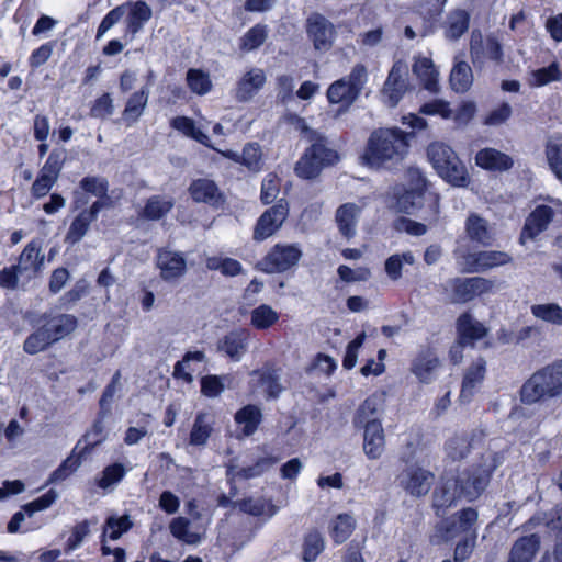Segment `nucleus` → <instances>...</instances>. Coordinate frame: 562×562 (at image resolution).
I'll use <instances>...</instances> for the list:
<instances>
[{
  "label": "nucleus",
  "mask_w": 562,
  "mask_h": 562,
  "mask_svg": "<svg viewBox=\"0 0 562 562\" xmlns=\"http://www.w3.org/2000/svg\"><path fill=\"white\" fill-rule=\"evenodd\" d=\"M413 135L414 132L404 133L398 127L374 131L369 137L362 156L364 162L370 167L379 168L402 161L408 153L407 136Z\"/></svg>",
  "instance_id": "1"
},
{
  "label": "nucleus",
  "mask_w": 562,
  "mask_h": 562,
  "mask_svg": "<svg viewBox=\"0 0 562 562\" xmlns=\"http://www.w3.org/2000/svg\"><path fill=\"white\" fill-rule=\"evenodd\" d=\"M31 324L36 330L26 337L23 350L36 355L70 335L77 328L78 319L71 314L44 313Z\"/></svg>",
  "instance_id": "2"
},
{
  "label": "nucleus",
  "mask_w": 562,
  "mask_h": 562,
  "mask_svg": "<svg viewBox=\"0 0 562 562\" xmlns=\"http://www.w3.org/2000/svg\"><path fill=\"white\" fill-rule=\"evenodd\" d=\"M561 395L562 360L533 372L519 390L520 402L526 405L543 403Z\"/></svg>",
  "instance_id": "3"
},
{
  "label": "nucleus",
  "mask_w": 562,
  "mask_h": 562,
  "mask_svg": "<svg viewBox=\"0 0 562 562\" xmlns=\"http://www.w3.org/2000/svg\"><path fill=\"white\" fill-rule=\"evenodd\" d=\"M427 156L445 181L453 187H468L470 177L467 167L450 146L443 143H432L427 148Z\"/></svg>",
  "instance_id": "4"
},
{
  "label": "nucleus",
  "mask_w": 562,
  "mask_h": 562,
  "mask_svg": "<svg viewBox=\"0 0 562 562\" xmlns=\"http://www.w3.org/2000/svg\"><path fill=\"white\" fill-rule=\"evenodd\" d=\"M338 160V154L327 145V139L316 136L295 166V172L300 178H316L323 167L334 165Z\"/></svg>",
  "instance_id": "5"
},
{
  "label": "nucleus",
  "mask_w": 562,
  "mask_h": 562,
  "mask_svg": "<svg viewBox=\"0 0 562 562\" xmlns=\"http://www.w3.org/2000/svg\"><path fill=\"white\" fill-rule=\"evenodd\" d=\"M494 469L492 464H480L459 473L453 480L459 497L476 499L488 485Z\"/></svg>",
  "instance_id": "6"
},
{
  "label": "nucleus",
  "mask_w": 562,
  "mask_h": 562,
  "mask_svg": "<svg viewBox=\"0 0 562 562\" xmlns=\"http://www.w3.org/2000/svg\"><path fill=\"white\" fill-rule=\"evenodd\" d=\"M479 515L474 508L468 507L460 510L458 514L441 520L437 527V536L442 541H449L456 537L465 533L467 538L472 540L476 539L475 525Z\"/></svg>",
  "instance_id": "7"
},
{
  "label": "nucleus",
  "mask_w": 562,
  "mask_h": 562,
  "mask_svg": "<svg viewBox=\"0 0 562 562\" xmlns=\"http://www.w3.org/2000/svg\"><path fill=\"white\" fill-rule=\"evenodd\" d=\"M302 257L301 249L295 245H274L256 265L265 273H280L295 266Z\"/></svg>",
  "instance_id": "8"
},
{
  "label": "nucleus",
  "mask_w": 562,
  "mask_h": 562,
  "mask_svg": "<svg viewBox=\"0 0 562 562\" xmlns=\"http://www.w3.org/2000/svg\"><path fill=\"white\" fill-rule=\"evenodd\" d=\"M288 215L289 204L281 199L276 205L267 209L257 220L252 234L254 240L263 241L271 237L282 227Z\"/></svg>",
  "instance_id": "9"
},
{
  "label": "nucleus",
  "mask_w": 562,
  "mask_h": 562,
  "mask_svg": "<svg viewBox=\"0 0 562 562\" xmlns=\"http://www.w3.org/2000/svg\"><path fill=\"white\" fill-rule=\"evenodd\" d=\"M397 481L412 496L420 497L430 491L434 474L422 467L409 464L398 474Z\"/></svg>",
  "instance_id": "10"
},
{
  "label": "nucleus",
  "mask_w": 562,
  "mask_h": 562,
  "mask_svg": "<svg viewBox=\"0 0 562 562\" xmlns=\"http://www.w3.org/2000/svg\"><path fill=\"white\" fill-rule=\"evenodd\" d=\"M306 33L316 50L327 52L331 48L335 30L333 23L324 15L311 14L306 20Z\"/></svg>",
  "instance_id": "11"
},
{
  "label": "nucleus",
  "mask_w": 562,
  "mask_h": 562,
  "mask_svg": "<svg viewBox=\"0 0 562 562\" xmlns=\"http://www.w3.org/2000/svg\"><path fill=\"white\" fill-rule=\"evenodd\" d=\"M407 66L398 60L392 66L389 76L384 82L382 93L385 98V103L390 108H394L398 104L404 93L407 90Z\"/></svg>",
  "instance_id": "12"
},
{
  "label": "nucleus",
  "mask_w": 562,
  "mask_h": 562,
  "mask_svg": "<svg viewBox=\"0 0 562 562\" xmlns=\"http://www.w3.org/2000/svg\"><path fill=\"white\" fill-rule=\"evenodd\" d=\"M493 285V281L482 277L457 278L453 283V294L457 302L467 303L479 295L490 292Z\"/></svg>",
  "instance_id": "13"
},
{
  "label": "nucleus",
  "mask_w": 562,
  "mask_h": 562,
  "mask_svg": "<svg viewBox=\"0 0 562 562\" xmlns=\"http://www.w3.org/2000/svg\"><path fill=\"white\" fill-rule=\"evenodd\" d=\"M189 193L196 203H205L212 207H220L225 199L217 184L210 179L193 180L189 187Z\"/></svg>",
  "instance_id": "14"
},
{
  "label": "nucleus",
  "mask_w": 562,
  "mask_h": 562,
  "mask_svg": "<svg viewBox=\"0 0 562 562\" xmlns=\"http://www.w3.org/2000/svg\"><path fill=\"white\" fill-rule=\"evenodd\" d=\"M553 216L554 211L551 206L544 204L536 206L525 221V225L520 234V240L535 239L548 228Z\"/></svg>",
  "instance_id": "15"
},
{
  "label": "nucleus",
  "mask_w": 562,
  "mask_h": 562,
  "mask_svg": "<svg viewBox=\"0 0 562 562\" xmlns=\"http://www.w3.org/2000/svg\"><path fill=\"white\" fill-rule=\"evenodd\" d=\"M457 333L458 342L461 347H473L475 341L487 335L488 329L467 312L457 319Z\"/></svg>",
  "instance_id": "16"
},
{
  "label": "nucleus",
  "mask_w": 562,
  "mask_h": 562,
  "mask_svg": "<svg viewBox=\"0 0 562 562\" xmlns=\"http://www.w3.org/2000/svg\"><path fill=\"white\" fill-rule=\"evenodd\" d=\"M44 265V255L41 254V245L38 241H30L21 252L18 263L12 265L19 276H26L31 279L41 271Z\"/></svg>",
  "instance_id": "17"
},
{
  "label": "nucleus",
  "mask_w": 562,
  "mask_h": 562,
  "mask_svg": "<svg viewBox=\"0 0 562 562\" xmlns=\"http://www.w3.org/2000/svg\"><path fill=\"white\" fill-rule=\"evenodd\" d=\"M408 176L412 178L415 176L418 177V184L409 187V189L405 190V192L398 196L397 206L401 212L412 214L423 205L427 180L418 169H409Z\"/></svg>",
  "instance_id": "18"
},
{
  "label": "nucleus",
  "mask_w": 562,
  "mask_h": 562,
  "mask_svg": "<svg viewBox=\"0 0 562 562\" xmlns=\"http://www.w3.org/2000/svg\"><path fill=\"white\" fill-rule=\"evenodd\" d=\"M512 257L504 251L482 250L469 254L465 258L470 272H485L510 262Z\"/></svg>",
  "instance_id": "19"
},
{
  "label": "nucleus",
  "mask_w": 562,
  "mask_h": 562,
  "mask_svg": "<svg viewBox=\"0 0 562 562\" xmlns=\"http://www.w3.org/2000/svg\"><path fill=\"white\" fill-rule=\"evenodd\" d=\"M157 266L160 269V277L165 281H172L182 277L186 272L184 257L171 250H159L157 256Z\"/></svg>",
  "instance_id": "20"
},
{
  "label": "nucleus",
  "mask_w": 562,
  "mask_h": 562,
  "mask_svg": "<svg viewBox=\"0 0 562 562\" xmlns=\"http://www.w3.org/2000/svg\"><path fill=\"white\" fill-rule=\"evenodd\" d=\"M266 75L260 68H251L237 82L235 98L239 102L251 100L263 87Z\"/></svg>",
  "instance_id": "21"
},
{
  "label": "nucleus",
  "mask_w": 562,
  "mask_h": 562,
  "mask_svg": "<svg viewBox=\"0 0 562 562\" xmlns=\"http://www.w3.org/2000/svg\"><path fill=\"white\" fill-rule=\"evenodd\" d=\"M252 374L259 376V383L263 387L267 398L276 400L285 390L281 383L282 369L274 364L266 363L261 369L254 370Z\"/></svg>",
  "instance_id": "22"
},
{
  "label": "nucleus",
  "mask_w": 562,
  "mask_h": 562,
  "mask_svg": "<svg viewBox=\"0 0 562 562\" xmlns=\"http://www.w3.org/2000/svg\"><path fill=\"white\" fill-rule=\"evenodd\" d=\"M363 451L371 460L379 459L385 448V436L381 422H372L363 428Z\"/></svg>",
  "instance_id": "23"
},
{
  "label": "nucleus",
  "mask_w": 562,
  "mask_h": 562,
  "mask_svg": "<svg viewBox=\"0 0 562 562\" xmlns=\"http://www.w3.org/2000/svg\"><path fill=\"white\" fill-rule=\"evenodd\" d=\"M475 164L486 170L507 171L514 166V160L495 148H483L475 155Z\"/></svg>",
  "instance_id": "24"
},
{
  "label": "nucleus",
  "mask_w": 562,
  "mask_h": 562,
  "mask_svg": "<svg viewBox=\"0 0 562 562\" xmlns=\"http://www.w3.org/2000/svg\"><path fill=\"white\" fill-rule=\"evenodd\" d=\"M149 98V87L145 86L140 90L130 95L122 112L121 120L126 126L134 125L143 115Z\"/></svg>",
  "instance_id": "25"
},
{
  "label": "nucleus",
  "mask_w": 562,
  "mask_h": 562,
  "mask_svg": "<svg viewBox=\"0 0 562 562\" xmlns=\"http://www.w3.org/2000/svg\"><path fill=\"white\" fill-rule=\"evenodd\" d=\"M360 212L361 209L355 203H345L337 209L335 220L345 238L350 239L356 235Z\"/></svg>",
  "instance_id": "26"
},
{
  "label": "nucleus",
  "mask_w": 562,
  "mask_h": 562,
  "mask_svg": "<svg viewBox=\"0 0 562 562\" xmlns=\"http://www.w3.org/2000/svg\"><path fill=\"white\" fill-rule=\"evenodd\" d=\"M541 539L537 533L524 536L515 541L507 562H531L539 551Z\"/></svg>",
  "instance_id": "27"
},
{
  "label": "nucleus",
  "mask_w": 562,
  "mask_h": 562,
  "mask_svg": "<svg viewBox=\"0 0 562 562\" xmlns=\"http://www.w3.org/2000/svg\"><path fill=\"white\" fill-rule=\"evenodd\" d=\"M175 206V200L166 195H151L149 196L139 216L147 221H159L167 216Z\"/></svg>",
  "instance_id": "28"
},
{
  "label": "nucleus",
  "mask_w": 562,
  "mask_h": 562,
  "mask_svg": "<svg viewBox=\"0 0 562 562\" xmlns=\"http://www.w3.org/2000/svg\"><path fill=\"white\" fill-rule=\"evenodd\" d=\"M247 334L234 330L225 335L217 345V349L234 361H239L247 351Z\"/></svg>",
  "instance_id": "29"
},
{
  "label": "nucleus",
  "mask_w": 562,
  "mask_h": 562,
  "mask_svg": "<svg viewBox=\"0 0 562 562\" xmlns=\"http://www.w3.org/2000/svg\"><path fill=\"white\" fill-rule=\"evenodd\" d=\"M126 16V32L135 36L143 30L144 25L151 19V8L143 0L132 2Z\"/></svg>",
  "instance_id": "30"
},
{
  "label": "nucleus",
  "mask_w": 562,
  "mask_h": 562,
  "mask_svg": "<svg viewBox=\"0 0 562 562\" xmlns=\"http://www.w3.org/2000/svg\"><path fill=\"white\" fill-rule=\"evenodd\" d=\"M465 229L471 240L482 246H491L494 236L486 220L477 214H470L465 222Z\"/></svg>",
  "instance_id": "31"
},
{
  "label": "nucleus",
  "mask_w": 562,
  "mask_h": 562,
  "mask_svg": "<svg viewBox=\"0 0 562 562\" xmlns=\"http://www.w3.org/2000/svg\"><path fill=\"white\" fill-rule=\"evenodd\" d=\"M235 422L243 425V436L250 437L262 422L261 409L256 405L248 404L236 412Z\"/></svg>",
  "instance_id": "32"
},
{
  "label": "nucleus",
  "mask_w": 562,
  "mask_h": 562,
  "mask_svg": "<svg viewBox=\"0 0 562 562\" xmlns=\"http://www.w3.org/2000/svg\"><path fill=\"white\" fill-rule=\"evenodd\" d=\"M474 437V432H462L450 438L445 445L447 457L452 461L464 459L470 453Z\"/></svg>",
  "instance_id": "33"
},
{
  "label": "nucleus",
  "mask_w": 562,
  "mask_h": 562,
  "mask_svg": "<svg viewBox=\"0 0 562 562\" xmlns=\"http://www.w3.org/2000/svg\"><path fill=\"white\" fill-rule=\"evenodd\" d=\"M485 364V361L480 359L467 370L460 394L463 401H470L476 386L482 383L486 371Z\"/></svg>",
  "instance_id": "34"
},
{
  "label": "nucleus",
  "mask_w": 562,
  "mask_h": 562,
  "mask_svg": "<svg viewBox=\"0 0 562 562\" xmlns=\"http://www.w3.org/2000/svg\"><path fill=\"white\" fill-rule=\"evenodd\" d=\"M450 86L458 93L467 92L473 83V72L467 61H456L450 72Z\"/></svg>",
  "instance_id": "35"
},
{
  "label": "nucleus",
  "mask_w": 562,
  "mask_h": 562,
  "mask_svg": "<svg viewBox=\"0 0 562 562\" xmlns=\"http://www.w3.org/2000/svg\"><path fill=\"white\" fill-rule=\"evenodd\" d=\"M412 70L424 82L425 89L434 93L438 91L437 71L430 58L418 57Z\"/></svg>",
  "instance_id": "36"
},
{
  "label": "nucleus",
  "mask_w": 562,
  "mask_h": 562,
  "mask_svg": "<svg viewBox=\"0 0 562 562\" xmlns=\"http://www.w3.org/2000/svg\"><path fill=\"white\" fill-rule=\"evenodd\" d=\"M438 359L429 351H422L412 363V372L423 383H429L434 370L438 367Z\"/></svg>",
  "instance_id": "37"
},
{
  "label": "nucleus",
  "mask_w": 562,
  "mask_h": 562,
  "mask_svg": "<svg viewBox=\"0 0 562 562\" xmlns=\"http://www.w3.org/2000/svg\"><path fill=\"white\" fill-rule=\"evenodd\" d=\"M358 97L345 78L331 83L327 90V98L330 103L350 105Z\"/></svg>",
  "instance_id": "38"
},
{
  "label": "nucleus",
  "mask_w": 562,
  "mask_h": 562,
  "mask_svg": "<svg viewBox=\"0 0 562 562\" xmlns=\"http://www.w3.org/2000/svg\"><path fill=\"white\" fill-rule=\"evenodd\" d=\"M470 15L465 10H457L448 16L446 37L451 41L459 40L469 29Z\"/></svg>",
  "instance_id": "39"
},
{
  "label": "nucleus",
  "mask_w": 562,
  "mask_h": 562,
  "mask_svg": "<svg viewBox=\"0 0 562 562\" xmlns=\"http://www.w3.org/2000/svg\"><path fill=\"white\" fill-rule=\"evenodd\" d=\"M279 461V458L266 456L257 459V461L248 467H243L235 472V476L241 480H249L261 476L272 465Z\"/></svg>",
  "instance_id": "40"
},
{
  "label": "nucleus",
  "mask_w": 562,
  "mask_h": 562,
  "mask_svg": "<svg viewBox=\"0 0 562 562\" xmlns=\"http://www.w3.org/2000/svg\"><path fill=\"white\" fill-rule=\"evenodd\" d=\"M228 157L233 158L236 161H239L241 165L246 166L251 171H258L261 167V150L260 146L256 143L247 144L241 155L239 156L236 153H229Z\"/></svg>",
  "instance_id": "41"
},
{
  "label": "nucleus",
  "mask_w": 562,
  "mask_h": 562,
  "mask_svg": "<svg viewBox=\"0 0 562 562\" xmlns=\"http://www.w3.org/2000/svg\"><path fill=\"white\" fill-rule=\"evenodd\" d=\"M92 222L94 221L81 211L71 222L66 234L65 241L70 245L78 244L88 233Z\"/></svg>",
  "instance_id": "42"
},
{
  "label": "nucleus",
  "mask_w": 562,
  "mask_h": 562,
  "mask_svg": "<svg viewBox=\"0 0 562 562\" xmlns=\"http://www.w3.org/2000/svg\"><path fill=\"white\" fill-rule=\"evenodd\" d=\"M459 497L454 481H447L440 488L434 492V507L437 515L440 510L450 507Z\"/></svg>",
  "instance_id": "43"
},
{
  "label": "nucleus",
  "mask_w": 562,
  "mask_h": 562,
  "mask_svg": "<svg viewBox=\"0 0 562 562\" xmlns=\"http://www.w3.org/2000/svg\"><path fill=\"white\" fill-rule=\"evenodd\" d=\"M325 542L322 533L318 530H311L305 537L303 542V560L305 562H313L323 552Z\"/></svg>",
  "instance_id": "44"
},
{
  "label": "nucleus",
  "mask_w": 562,
  "mask_h": 562,
  "mask_svg": "<svg viewBox=\"0 0 562 562\" xmlns=\"http://www.w3.org/2000/svg\"><path fill=\"white\" fill-rule=\"evenodd\" d=\"M378 401L376 398H367L357 409L353 417L355 427L366 428L372 422H380L376 418Z\"/></svg>",
  "instance_id": "45"
},
{
  "label": "nucleus",
  "mask_w": 562,
  "mask_h": 562,
  "mask_svg": "<svg viewBox=\"0 0 562 562\" xmlns=\"http://www.w3.org/2000/svg\"><path fill=\"white\" fill-rule=\"evenodd\" d=\"M109 416H102L99 411L97 419L94 420L91 429L86 432L83 440L87 442L82 448L81 453H90L91 450L105 440L104 434V419Z\"/></svg>",
  "instance_id": "46"
},
{
  "label": "nucleus",
  "mask_w": 562,
  "mask_h": 562,
  "mask_svg": "<svg viewBox=\"0 0 562 562\" xmlns=\"http://www.w3.org/2000/svg\"><path fill=\"white\" fill-rule=\"evenodd\" d=\"M532 80L530 85L533 87H542L553 81L562 80V71L557 61L551 63L548 67L536 69L531 72Z\"/></svg>",
  "instance_id": "47"
},
{
  "label": "nucleus",
  "mask_w": 562,
  "mask_h": 562,
  "mask_svg": "<svg viewBox=\"0 0 562 562\" xmlns=\"http://www.w3.org/2000/svg\"><path fill=\"white\" fill-rule=\"evenodd\" d=\"M546 155L551 170L557 178H562V137H552L548 140Z\"/></svg>",
  "instance_id": "48"
},
{
  "label": "nucleus",
  "mask_w": 562,
  "mask_h": 562,
  "mask_svg": "<svg viewBox=\"0 0 562 562\" xmlns=\"http://www.w3.org/2000/svg\"><path fill=\"white\" fill-rule=\"evenodd\" d=\"M268 37V27L263 24H256L249 29L241 38L240 48L251 52L259 48Z\"/></svg>",
  "instance_id": "49"
},
{
  "label": "nucleus",
  "mask_w": 562,
  "mask_h": 562,
  "mask_svg": "<svg viewBox=\"0 0 562 562\" xmlns=\"http://www.w3.org/2000/svg\"><path fill=\"white\" fill-rule=\"evenodd\" d=\"M190 520L186 517L173 518L169 525L171 535L180 541L189 544L200 542V536L189 531Z\"/></svg>",
  "instance_id": "50"
},
{
  "label": "nucleus",
  "mask_w": 562,
  "mask_h": 562,
  "mask_svg": "<svg viewBox=\"0 0 562 562\" xmlns=\"http://www.w3.org/2000/svg\"><path fill=\"white\" fill-rule=\"evenodd\" d=\"M279 319V314L267 304H261L251 311V325L257 329H267Z\"/></svg>",
  "instance_id": "51"
},
{
  "label": "nucleus",
  "mask_w": 562,
  "mask_h": 562,
  "mask_svg": "<svg viewBox=\"0 0 562 562\" xmlns=\"http://www.w3.org/2000/svg\"><path fill=\"white\" fill-rule=\"evenodd\" d=\"M79 188L95 198H105L109 194V181L102 176H86L79 182Z\"/></svg>",
  "instance_id": "52"
},
{
  "label": "nucleus",
  "mask_w": 562,
  "mask_h": 562,
  "mask_svg": "<svg viewBox=\"0 0 562 562\" xmlns=\"http://www.w3.org/2000/svg\"><path fill=\"white\" fill-rule=\"evenodd\" d=\"M414 262L415 257L411 251L392 255L385 261V272L391 280L396 281L402 277L403 265H414Z\"/></svg>",
  "instance_id": "53"
},
{
  "label": "nucleus",
  "mask_w": 562,
  "mask_h": 562,
  "mask_svg": "<svg viewBox=\"0 0 562 562\" xmlns=\"http://www.w3.org/2000/svg\"><path fill=\"white\" fill-rule=\"evenodd\" d=\"M355 529V519L348 514H340L337 516L333 528L331 537L336 543L345 542Z\"/></svg>",
  "instance_id": "54"
},
{
  "label": "nucleus",
  "mask_w": 562,
  "mask_h": 562,
  "mask_svg": "<svg viewBox=\"0 0 562 562\" xmlns=\"http://www.w3.org/2000/svg\"><path fill=\"white\" fill-rule=\"evenodd\" d=\"M531 313L535 317L544 322L562 325V307L555 303L532 305Z\"/></svg>",
  "instance_id": "55"
},
{
  "label": "nucleus",
  "mask_w": 562,
  "mask_h": 562,
  "mask_svg": "<svg viewBox=\"0 0 562 562\" xmlns=\"http://www.w3.org/2000/svg\"><path fill=\"white\" fill-rule=\"evenodd\" d=\"M206 415L199 413L194 419L190 432V443L192 446H204L211 436L212 427L205 422Z\"/></svg>",
  "instance_id": "56"
},
{
  "label": "nucleus",
  "mask_w": 562,
  "mask_h": 562,
  "mask_svg": "<svg viewBox=\"0 0 562 562\" xmlns=\"http://www.w3.org/2000/svg\"><path fill=\"white\" fill-rule=\"evenodd\" d=\"M65 160L66 150L64 148H55L50 151L40 172L57 180Z\"/></svg>",
  "instance_id": "57"
},
{
  "label": "nucleus",
  "mask_w": 562,
  "mask_h": 562,
  "mask_svg": "<svg viewBox=\"0 0 562 562\" xmlns=\"http://www.w3.org/2000/svg\"><path fill=\"white\" fill-rule=\"evenodd\" d=\"M562 509H555L554 512L547 513H538L533 517H531L525 525L527 528H531L535 526L543 525L550 529L559 528V532L562 533Z\"/></svg>",
  "instance_id": "58"
},
{
  "label": "nucleus",
  "mask_w": 562,
  "mask_h": 562,
  "mask_svg": "<svg viewBox=\"0 0 562 562\" xmlns=\"http://www.w3.org/2000/svg\"><path fill=\"white\" fill-rule=\"evenodd\" d=\"M121 373L116 371L111 379V382L105 386L101 398L99 401L100 411L102 416H110L111 414V404L113 398L121 385Z\"/></svg>",
  "instance_id": "59"
},
{
  "label": "nucleus",
  "mask_w": 562,
  "mask_h": 562,
  "mask_svg": "<svg viewBox=\"0 0 562 562\" xmlns=\"http://www.w3.org/2000/svg\"><path fill=\"white\" fill-rule=\"evenodd\" d=\"M187 82L192 92L200 95L207 93L211 89L209 76L200 69H189Z\"/></svg>",
  "instance_id": "60"
},
{
  "label": "nucleus",
  "mask_w": 562,
  "mask_h": 562,
  "mask_svg": "<svg viewBox=\"0 0 562 562\" xmlns=\"http://www.w3.org/2000/svg\"><path fill=\"white\" fill-rule=\"evenodd\" d=\"M226 375L209 374L201 379V392L207 397H217L225 390Z\"/></svg>",
  "instance_id": "61"
},
{
  "label": "nucleus",
  "mask_w": 562,
  "mask_h": 562,
  "mask_svg": "<svg viewBox=\"0 0 562 562\" xmlns=\"http://www.w3.org/2000/svg\"><path fill=\"white\" fill-rule=\"evenodd\" d=\"M58 497H59L58 492L54 488H50L42 496L23 505L22 509L27 514L29 517H31L34 515V513L45 510L48 507H50L56 502V499Z\"/></svg>",
  "instance_id": "62"
},
{
  "label": "nucleus",
  "mask_w": 562,
  "mask_h": 562,
  "mask_svg": "<svg viewBox=\"0 0 562 562\" xmlns=\"http://www.w3.org/2000/svg\"><path fill=\"white\" fill-rule=\"evenodd\" d=\"M114 113L113 99L110 93L99 97L90 109V116L104 120Z\"/></svg>",
  "instance_id": "63"
},
{
  "label": "nucleus",
  "mask_w": 562,
  "mask_h": 562,
  "mask_svg": "<svg viewBox=\"0 0 562 562\" xmlns=\"http://www.w3.org/2000/svg\"><path fill=\"white\" fill-rule=\"evenodd\" d=\"M125 475V468L121 463H113L108 465L103 472L101 479L98 481V485L101 488H108L113 484L119 483Z\"/></svg>",
  "instance_id": "64"
}]
</instances>
